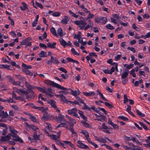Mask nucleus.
<instances>
[{"instance_id":"38","label":"nucleus","mask_w":150,"mask_h":150,"mask_svg":"<svg viewBox=\"0 0 150 150\" xmlns=\"http://www.w3.org/2000/svg\"><path fill=\"white\" fill-rule=\"evenodd\" d=\"M39 56L40 57H47V55L45 52L43 51H41L39 54Z\"/></svg>"},{"instance_id":"28","label":"nucleus","mask_w":150,"mask_h":150,"mask_svg":"<svg viewBox=\"0 0 150 150\" xmlns=\"http://www.w3.org/2000/svg\"><path fill=\"white\" fill-rule=\"evenodd\" d=\"M35 97L31 94H30L28 92L26 95L25 98L28 100H30L31 99H33Z\"/></svg>"},{"instance_id":"33","label":"nucleus","mask_w":150,"mask_h":150,"mask_svg":"<svg viewBox=\"0 0 150 150\" xmlns=\"http://www.w3.org/2000/svg\"><path fill=\"white\" fill-rule=\"evenodd\" d=\"M22 71L23 72L25 73L26 74L29 75L31 76H32L33 75V73L32 72H30L28 69H23Z\"/></svg>"},{"instance_id":"44","label":"nucleus","mask_w":150,"mask_h":150,"mask_svg":"<svg viewBox=\"0 0 150 150\" xmlns=\"http://www.w3.org/2000/svg\"><path fill=\"white\" fill-rule=\"evenodd\" d=\"M139 123L140 125L143 127L144 129H145L146 130H148V128L147 127L144 123L142 122H139Z\"/></svg>"},{"instance_id":"45","label":"nucleus","mask_w":150,"mask_h":150,"mask_svg":"<svg viewBox=\"0 0 150 150\" xmlns=\"http://www.w3.org/2000/svg\"><path fill=\"white\" fill-rule=\"evenodd\" d=\"M38 90L40 91V92L44 93L45 88V87H36V88Z\"/></svg>"},{"instance_id":"24","label":"nucleus","mask_w":150,"mask_h":150,"mask_svg":"<svg viewBox=\"0 0 150 150\" xmlns=\"http://www.w3.org/2000/svg\"><path fill=\"white\" fill-rule=\"evenodd\" d=\"M67 112L69 114L73 115L75 112H77V110L76 108H74L71 110H68Z\"/></svg>"},{"instance_id":"40","label":"nucleus","mask_w":150,"mask_h":150,"mask_svg":"<svg viewBox=\"0 0 150 150\" xmlns=\"http://www.w3.org/2000/svg\"><path fill=\"white\" fill-rule=\"evenodd\" d=\"M51 32L54 35L56 36H57V35L56 33V30L55 28L53 27H52L50 30Z\"/></svg>"},{"instance_id":"37","label":"nucleus","mask_w":150,"mask_h":150,"mask_svg":"<svg viewBox=\"0 0 150 150\" xmlns=\"http://www.w3.org/2000/svg\"><path fill=\"white\" fill-rule=\"evenodd\" d=\"M45 124L47 125L46 127L47 129L49 130L50 132H52V128L51 127V125L49 123L46 122L45 123Z\"/></svg>"},{"instance_id":"41","label":"nucleus","mask_w":150,"mask_h":150,"mask_svg":"<svg viewBox=\"0 0 150 150\" xmlns=\"http://www.w3.org/2000/svg\"><path fill=\"white\" fill-rule=\"evenodd\" d=\"M63 88H64V89H61V90H64V91H62V94L66 95L68 93H69L68 91H69L68 90V89L64 87H63Z\"/></svg>"},{"instance_id":"16","label":"nucleus","mask_w":150,"mask_h":150,"mask_svg":"<svg viewBox=\"0 0 150 150\" xmlns=\"http://www.w3.org/2000/svg\"><path fill=\"white\" fill-rule=\"evenodd\" d=\"M25 85L28 90L35 89L36 87L32 86L30 84L25 81Z\"/></svg>"},{"instance_id":"6","label":"nucleus","mask_w":150,"mask_h":150,"mask_svg":"<svg viewBox=\"0 0 150 150\" xmlns=\"http://www.w3.org/2000/svg\"><path fill=\"white\" fill-rule=\"evenodd\" d=\"M64 115L59 113L58 116H55V120L56 121L59 122H65V120L64 119Z\"/></svg>"},{"instance_id":"29","label":"nucleus","mask_w":150,"mask_h":150,"mask_svg":"<svg viewBox=\"0 0 150 150\" xmlns=\"http://www.w3.org/2000/svg\"><path fill=\"white\" fill-rule=\"evenodd\" d=\"M98 93V94H99L100 96V97L104 100L105 101H107V100L103 96V94L98 89L96 91Z\"/></svg>"},{"instance_id":"43","label":"nucleus","mask_w":150,"mask_h":150,"mask_svg":"<svg viewBox=\"0 0 150 150\" xmlns=\"http://www.w3.org/2000/svg\"><path fill=\"white\" fill-rule=\"evenodd\" d=\"M29 129L30 130H35L37 129H38L36 126L33 125H30V126Z\"/></svg>"},{"instance_id":"46","label":"nucleus","mask_w":150,"mask_h":150,"mask_svg":"<svg viewBox=\"0 0 150 150\" xmlns=\"http://www.w3.org/2000/svg\"><path fill=\"white\" fill-rule=\"evenodd\" d=\"M69 12L70 14L71 15V16L72 17H73L75 18H77L79 16L78 15H76L75 13L73 12L71 10H69Z\"/></svg>"},{"instance_id":"42","label":"nucleus","mask_w":150,"mask_h":150,"mask_svg":"<svg viewBox=\"0 0 150 150\" xmlns=\"http://www.w3.org/2000/svg\"><path fill=\"white\" fill-rule=\"evenodd\" d=\"M136 113L137 115L141 117H144L145 116V114L142 113L139 110H136Z\"/></svg>"},{"instance_id":"21","label":"nucleus","mask_w":150,"mask_h":150,"mask_svg":"<svg viewBox=\"0 0 150 150\" xmlns=\"http://www.w3.org/2000/svg\"><path fill=\"white\" fill-rule=\"evenodd\" d=\"M51 59L52 60V63L54 64L58 65L59 63V62L57 59V58L56 57L51 56Z\"/></svg>"},{"instance_id":"61","label":"nucleus","mask_w":150,"mask_h":150,"mask_svg":"<svg viewBox=\"0 0 150 150\" xmlns=\"http://www.w3.org/2000/svg\"><path fill=\"white\" fill-rule=\"evenodd\" d=\"M35 4L36 5L39 7L41 9H42L43 6L42 4L38 2L37 1H35Z\"/></svg>"},{"instance_id":"32","label":"nucleus","mask_w":150,"mask_h":150,"mask_svg":"<svg viewBox=\"0 0 150 150\" xmlns=\"http://www.w3.org/2000/svg\"><path fill=\"white\" fill-rule=\"evenodd\" d=\"M57 33L58 35L61 37L64 36L65 34H64L62 32V30L61 28H59L57 30Z\"/></svg>"},{"instance_id":"34","label":"nucleus","mask_w":150,"mask_h":150,"mask_svg":"<svg viewBox=\"0 0 150 150\" xmlns=\"http://www.w3.org/2000/svg\"><path fill=\"white\" fill-rule=\"evenodd\" d=\"M22 4H23V7H22V6L20 7V8L21 10L25 11L26 9H28L27 5L24 2H22Z\"/></svg>"},{"instance_id":"64","label":"nucleus","mask_w":150,"mask_h":150,"mask_svg":"<svg viewBox=\"0 0 150 150\" xmlns=\"http://www.w3.org/2000/svg\"><path fill=\"white\" fill-rule=\"evenodd\" d=\"M61 127H65L66 129L68 128V126L67 125L66 123H61L60 125Z\"/></svg>"},{"instance_id":"60","label":"nucleus","mask_w":150,"mask_h":150,"mask_svg":"<svg viewBox=\"0 0 150 150\" xmlns=\"http://www.w3.org/2000/svg\"><path fill=\"white\" fill-rule=\"evenodd\" d=\"M26 106H29L34 109H35L36 107L33 104L31 103L26 104Z\"/></svg>"},{"instance_id":"62","label":"nucleus","mask_w":150,"mask_h":150,"mask_svg":"<svg viewBox=\"0 0 150 150\" xmlns=\"http://www.w3.org/2000/svg\"><path fill=\"white\" fill-rule=\"evenodd\" d=\"M132 28L137 31H139V28L137 27L135 23H134L132 25Z\"/></svg>"},{"instance_id":"39","label":"nucleus","mask_w":150,"mask_h":150,"mask_svg":"<svg viewBox=\"0 0 150 150\" xmlns=\"http://www.w3.org/2000/svg\"><path fill=\"white\" fill-rule=\"evenodd\" d=\"M22 67L23 68V69H31L32 66L30 65H27L24 63L22 64Z\"/></svg>"},{"instance_id":"59","label":"nucleus","mask_w":150,"mask_h":150,"mask_svg":"<svg viewBox=\"0 0 150 150\" xmlns=\"http://www.w3.org/2000/svg\"><path fill=\"white\" fill-rule=\"evenodd\" d=\"M118 118L121 119L124 121H126L128 120V119L124 116H120L118 117Z\"/></svg>"},{"instance_id":"15","label":"nucleus","mask_w":150,"mask_h":150,"mask_svg":"<svg viewBox=\"0 0 150 150\" xmlns=\"http://www.w3.org/2000/svg\"><path fill=\"white\" fill-rule=\"evenodd\" d=\"M9 129L10 132L12 134L11 135L16 134L18 133V132L15 130L14 128L11 126L9 127Z\"/></svg>"},{"instance_id":"8","label":"nucleus","mask_w":150,"mask_h":150,"mask_svg":"<svg viewBox=\"0 0 150 150\" xmlns=\"http://www.w3.org/2000/svg\"><path fill=\"white\" fill-rule=\"evenodd\" d=\"M61 131L59 130L57 132V136L55 134H52L51 135H48L52 139L55 141L59 139L60 137Z\"/></svg>"},{"instance_id":"12","label":"nucleus","mask_w":150,"mask_h":150,"mask_svg":"<svg viewBox=\"0 0 150 150\" xmlns=\"http://www.w3.org/2000/svg\"><path fill=\"white\" fill-rule=\"evenodd\" d=\"M8 115L7 112H4V110H1L0 111V117L2 118H5L7 117Z\"/></svg>"},{"instance_id":"1","label":"nucleus","mask_w":150,"mask_h":150,"mask_svg":"<svg viewBox=\"0 0 150 150\" xmlns=\"http://www.w3.org/2000/svg\"><path fill=\"white\" fill-rule=\"evenodd\" d=\"M44 83L52 87H54L60 89H64L63 87L61 86L60 85L56 83L54 81H52L49 80H45L44 81Z\"/></svg>"},{"instance_id":"48","label":"nucleus","mask_w":150,"mask_h":150,"mask_svg":"<svg viewBox=\"0 0 150 150\" xmlns=\"http://www.w3.org/2000/svg\"><path fill=\"white\" fill-rule=\"evenodd\" d=\"M100 21H102V23L104 24H105L107 21V19L105 17H100Z\"/></svg>"},{"instance_id":"5","label":"nucleus","mask_w":150,"mask_h":150,"mask_svg":"<svg viewBox=\"0 0 150 150\" xmlns=\"http://www.w3.org/2000/svg\"><path fill=\"white\" fill-rule=\"evenodd\" d=\"M31 38H27L23 40L21 43L20 45H25L27 46H30L31 45V42H30Z\"/></svg>"},{"instance_id":"31","label":"nucleus","mask_w":150,"mask_h":150,"mask_svg":"<svg viewBox=\"0 0 150 150\" xmlns=\"http://www.w3.org/2000/svg\"><path fill=\"white\" fill-rule=\"evenodd\" d=\"M56 44V42H53L52 44H51L50 43H48L47 44V47L51 48H55V45Z\"/></svg>"},{"instance_id":"25","label":"nucleus","mask_w":150,"mask_h":150,"mask_svg":"<svg viewBox=\"0 0 150 150\" xmlns=\"http://www.w3.org/2000/svg\"><path fill=\"white\" fill-rule=\"evenodd\" d=\"M55 103V102L53 100H51L48 101V103L50 104L52 107L54 108H56Z\"/></svg>"},{"instance_id":"18","label":"nucleus","mask_w":150,"mask_h":150,"mask_svg":"<svg viewBox=\"0 0 150 150\" xmlns=\"http://www.w3.org/2000/svg\"><path fill=\"white\" fill-rule=\"evenodd\" d=\"M52 117V115H47V113L46 112H45L43 116L41 118V120H47L50 118H51Z\"/></svg>"},{"instance_id":"20","label":"nucleus","mask_w":150,"mask_h":150,"mask_svg":"<svg viewBox=\"0 0 150 150\" xmlns=\"http://www.w3.org/2000/svg\"><path fill=\"white\" fill-rule=\"evenodd\" d=\"M68 90L70 92V93H71L74 96H77L80 94V92L79 91H73L72 89L70 88H69Z\"/></svg>"},{"instance_id":"27","label":"nucleus","mask_w":150,"mask_h":150,"mask_svg":"<svg viewBox=\"0 0 150 150\" xmlns=\"http://www.w3.org/2000/svg\"><path fill=\"white\" fill-rule=\"evenodd\" d=\"M59 41L61 44L65 47L67 45V42L63 39L61 38L59 39Z\"/></svg>"},{"instance_id":"36","label":"nucleus","mask_w":150,"mask_h":150,"mask_svg":"<svg viewBox=\"0 0 150 150\" xmlns=\"http://www.w3.org/2000/svg\"><path fill=\"white\" fill-rule=\"evenodd\" d=\"M81 123L84 126L86 127L91 128V126L88 123H87V122L84 121H81Z\"/></svg>"},{"instance_id":"53","label":"nucleus","mask_w":150,"mask_h":150,"mask_svg":"<svg viewBox=\"0 0 150 150\" xmlns=\"http://www.w3.org/2000/svg\"><path fill=\"white\" fill-rule=\"evenodd\" d=\"M81 133L85 135V136L88 134V132L86 130H81Z\"/></svg>"},{"instance_id":"10","label":"nucleus","mask_w":150,"mask_h":150,"mask_svg":"<svg viewBox=\"0 0 150 150\" xmlns=\"http://www.w3.org/2000/svg\"><path fill=\"white\" fill-rule=\"evenodd\" d=\"M77 143L78 144L77 146L79 148L85 149H89V148L87 145L84 144L80 141H78Z\"/></svg>"},{"instance_id":"57","label":"nucleus","mask_w":150,"mask_h":150,"mask_svg":"<svg viewBox=\"0 0 150 150\" xmlns=\"http://www.w3.org/2000/svg\"><path fill=\"white\" fill-rule=\"evenodd\" d=\"M71 51L72 53L78 56L79 55V54L77 52L74 48H72L71 49Z\"/></svg>"},{"instance_id":"55","label":"nucleus","mask_w":150,"mask_h":150,"mask_svg":"<svg viewBox=\"0 0 150 150\" xmlns=\"http://www.w3.org/2000/svg\"><path fill=\"white\" fill-rule=\"evenodd\" d=\"M134 69H132L130 71V74L132 75L133 77H136V75L134 73Z\"/></svg>"},{"instance_id":"11","label":"nucleus","mask_w":150,"mask_h":150,"mask_svg":"<svg viewBox=\"0 0 150 150\" xmlns=\"http://www.w3.org/2000/svg\"><path fill=\"white\" fill-rule=\"evenodd\" d=\"M67 60L63 59L62 61V63H66L68 62H71L73 63H76L77 64H79V62L76 60H74L72 59V58L70 57H67L66 58Z\"/></svg>"},{"instance_id":"47","label":"nucleus","mask_w":150,"mask_h":150,"mask_svg":"<svg viewBox=\"0 0 150 150\" xmlns=\"http://www.w3.org/2000/svg\"><path fill=\"white\" fill-rule=\"evenodd\" d=\"M104 103L106 106L110 108H114L113 106L110 104L109 103L105 102Z\"/></svg>"},{"instance_id":"52","label":"nucleus","mask_w":150,"mask_h":150,"mask_svg":"<svg viewBox=\"0 0 150 150\" xmlns=\"http://www.w3.org/2000/svg\"><path fill=\"white\" fill-rule=\"evenodd\" d=\"M106 27L107 28L111 30L114 29V27L110 24L106 25Z\"/></svg>"},{"instance_id":"17","label":"nucleus","mask_w":150,"mask_h":150,"mask_svg":"<svg viewBox=\"0 0 150 150\" xmlns=\"http://www.w3.org/2000/svg\"><path fill=\"white\" fill-rule=\"evenodd\" d=\"M95 139L96 140L103 143H105L107 142L106 141L104 138H103L101 137H99L97 136H95Z\"/></svg>"},{"instance_id":"26","label":"nucleus","mask_w":150,"mask_h":150,"mask_svg":"<svg viewBox=\"0 0 150 150\" xmlns=\"http://www.w3.org/2000/svg\"><path fill=\"white\" fill-rule=\"evenodd\" d=\"M28 115H29L30 119L33 122H38V120L36 119L35 117L33 116L30 113H28Z\"/></svg>"},{"instance_id":"4","label":"nucleus","mask_w":150,"mask_h":150,"mask_svg":"<svg viewBox=\"0 0 150 150\" xmlns=\"http://www.w3.org/2000/svg\"><path fill=\"white\" fill-rule=\"evenodd\" d=\"M129 71L128 70H126L123 73L121 76V79H122V83L123 85H125L126 82V79L129 74Z\"/></svg>"},{"instance_id":"56","label":"nucleus","mask_w":150,"mask_h":150,"mask_svg":"<svg viewBox=\"0 0 150 150\" xmlns=\"http://www.w3.org/2000/svg\"><path fill=\"white\" fill-rule=\"evenodd\" d=\"M38 140L40 141L43 140L44 139V135L43 134H40L38 135Z\"/></svg>"},{"instance_id":"23","label":"nucleus","mask_w":150,"mask_h":150,"mask_svg":"<svg viewBox=\"0 0 150 150\" xmlns=\"http://www.w3.org/2000/svg\"><path fill=\"white\" fill-rule=\"evenodd\" d=\"M83 94L86 96H94L96 94V93L94 92H83Z\"/></svg>"},{"instance_id":"50","label":"nucleus","mask_w":150,"mask_h":150,"mask_svg":"<svg viewBox=\"0 0 150 150\" xmlns=\"http://www.w3.org/2000/svg\"><path fill=\"white\" fill-rule=\"evenodd\" d=\"M40 98H41L42 100L45 101L47 100L46 98L43 97L42 94L41 93L39 94L38 95V98L40 99Z\"/></svg>"},{"instance_id":"30","label":"nucleus","mask_w":150,"mask_h":150,"mask_svg":"<svg viewBox=\"0 0 150 150\" xmlns=\"http://www.w3.org/2000/svg\"><path fill=\"white\" fill-rule=\"evenodd\" d=\"M69 121V123L70 124L69 127H73L74 125L76 123V120L75 119L71 118Z\"/></svg>"},{"instance_id":"58","label":"nucleus","mask_w":150,"mask_h":150,"mask_svg":"<svg viewBox=\"0 0 150 150\" xmlns=\"http://www.w3.org/2000/svg\"><path fill=\"white\" fill-rule=\"evenodd\" d=\"M132 150H143L140 147L138 146H135L132 149Z\"/></svg>"},{"instance_id":"63","label":"nucleus","mask_w":150,"mask_h":150,"mask_svg":"<svg viewBox=\"0 0 150 150\" xmlns=\"http://www.w3.org/2000/svg\"><path fill=\"white\" fill-rule=\"evenodd\" d=\"M29 90L28 91L29 93H30L33 96L35 97L36 96L35 94L34 93V92L31 89H29Z\"/></svg>"},{"instance_id":"2","label":"nucleus","mask_w":150,"mask_h":150,"mask_svg":"<svg viewBox=\"0 0 150 150\" xmlns=\"http://www.w3.org/2000/svg\"><path fill=\"white\" fill-rule=\"evenodd\" d=\"M74 22L75 24L78 25V27L79 28L80 30L84 29L85 27L87 25V23L84 20L74 21Z\"/></svg>"},{"instance_id":"3","label":"nucleus","mask_w":150,"mask_h":150,"mask_svg":"<svg viewBox=\"0 0 150 150\" xmlns=\"http://www.w3.org/2000/svg\"><path fill=\"white\" fill-rule=\"evenodd\" d=\"M6 77L9 82L13 85L15 86L19 85L21 87L23 86V85L21 86L20 85V82L19 81H16L15 79L11 76L8 75L6 76Z\"/></svg>"},{"instance_id":"22","label":"nucleus","mask_w":150,"mask_h":150,"mask_svg":"<svg viewBox=\"0 0 150 150\" xmlns=\"http://www.w3.org/2000/svg\"><path fill=\"white\" fill-rule=\"evenodd\" d=\"M61 101L63 102L64 103H66L67 104H69V103H71V101H68L65 98V97L62 95V96L60 98Z\"/></svg>"},{"instance_id":"14","label":"nucleus","mask_w":150,"mask_h":150,"mask_svg":"<svg viewBox=\"0 0 150 150\" xmlns=\"http://www.w3.org/2000/svg\"><path fill=\"white\" fill-rule=\"evenodd\" d=\"M11 137V134H9L7 135L5 137H1V141H5L9 140L10 139Z\"/></svg>"},{"instance_id":"49","label":"nucleus","mask_w":150,"mask_h":150,"mask_svg":"<svg viewBox=\"0 0 150 150\" xmlns=\"http://www.w3.org/2000/svg\"><path fill=\"white\" fill-rule=\"evenodd\" d=\"M95 115L96 117H101L102 119H103V120H104V121H105L106 119V117L104 115H98L96 114H95Z\"/></svg>"},{"instance_id":"54","label":"nucleus","mask_w":150,"mask_h":150,"mask_svg":"<svg viewBox=\"0 0 150 150\" xmlns=\"http://www.w3.org/2000/svg\"><path fill=\"white\" fill-rule=\"evenodd\" d=\"M83 104V108L84 109H86L88 110H90L91 108L88 107L87 105L85 103L83 102V103H82Z\"/></svg>"},{"instance_id":"35","label":"nucleus","mask_w":150,"mask_h":150,"mask_svg":"<svg viewBox=\"0 0 150 150\" xmlns=\"http://www.w3.org/2000/svg\"><path fill=\"white\" fill-rule=\"evenodd\" d=\"M73 127H69V128H67L69 130L72 134L74 135V136H76L77 135L76 133L74 131L73 128H72Z\"/></svg>"},{"instance_id":"9","label":"nucleus","mask_w":150,"mask_h":150,"mask_svg":"<svg viewBox=\"0 0 150 150\" xmlns=\"http://www.w3.org/2000/svg\"><path fill=\"white\" fill-rule=\"evenodd\" d=\"M11 136L13 138V140L16 142H19L20 143H23V140L17 134L14 135H11Z\"/></svg>"},{"instance_id":"7","label":"nucleus","mask_w":150,"mask_h":150,"mask_svg":"<svg viewBox=\"0 0 150 150\" xmlns=\"http://www.w3.org/2000/svg\"><path fill=\"white\" fill-rule=\"evenodd\" d=\"M52 91V90L51 88H48L46 89H45L44 93L48 96L50 97H52L54 96Z\"/></svg>"},{"instance_id":"19","label":"nucleus","mask_w":150,"mask_h":150,"mask_svg":"<svg viewBox=\"0 0 150 150\" xmlns=\"http://www.w3.org/2000/svg\"><path fill=\"white\" fill-rule=\"evenodd\" d=\"M10 67H11V66L7 65L0 64V68L1 69H6L8 70H12L13 69V67H11L10 68Z\"/></svg>"},{"instance_id":"51","label":"nucleus","mask_w":150,"mask_h":150,"mask_svg":"<svg viewBox=\"0 0 150 150\" xmlns=\"http://www.w3.org/2000/svg\"><path fill=\"white\" fill-rule=\"evenodd\" d=\"M60 15V13L58 12H55L52 13V15L54 16L58 17Z\"/></svg>"},{"instance_id":"13","label":"nucleus","mask_w":150,"mask_h":150,"mask_svg":"<svg viewBox=\"0 0 150 150\" xmlns=\"http://www.w3.org/2000/svg\"><path fill=\"white\" fill-rule=\"evenodd\" d=\"M124 139L127 141H132L133 142H135V137H133L132 136H130V137H127L126 136H124Z\"/></svg>"}]
</instances>
